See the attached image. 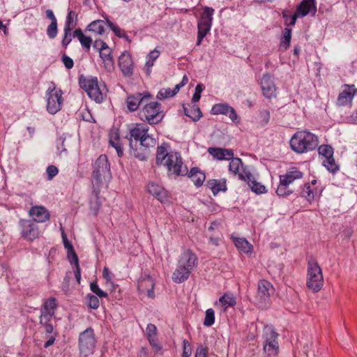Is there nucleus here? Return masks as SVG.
<instances>
[{
	"label": "nucleus",
	"instance_id": "1",
	"mask_svg": "<svg viewBox=\"0 0 357 357\" xmlns=\"http://www.w3.org/2000/svg\"><path fill=\"white\" fill-rule=\"evenodd\" d=\"M149 130L145 123L132 124L126 136L129 141L130 154L142 161L146 160L149 149L156 144L155 139L148 133Z\"/></svg>",
	"mask_w": 357,
	"mask_h": 357
},
{
	"label": "nucleus",
	"instance_id": "2",
	"mask_svg": "<svg viewBox=\"0 0 357 357\" xmlns=\"http://www.w3.org/2000/svg\"><path fill=\"white\" fill-rule=\"evenodd\" d=\"M169 144L162 143L158 146L156 151L155 163L158 166L164 165L168 172L175 176H185L188 174V168L183 164L180 153L168 151Z\"/></svg>",
	"mask_w": 357,
	"mask_h": 357
},
{
	"label": "nucleus",
	"instance_id": "3",
	"mask_svg": "<svg viewBox=\"0 0 357 357\" xmlns=\"http://www.w3.org/2000/svg\"><path fill=\"white\" fill-rule=\"evenodd\" d=\"M197 264V255L190 250H185L181 253L177 267L172 273V280L178 284L186 281Z\"/></svg>",
	"mask_w": 357,
	"mask_h": 357
},
{
	"label": "nucleus",
	"instance_id": "4",
	"mask_svg": "<svg viewBox=\"0 0 357 357\" xmlns=\"http://www.w3.org/2000/svg\"><path fill=\"white\" fill-rule=\"evenodd\" d=\"M318 144L317 136L305 130L295 132L289 142L291 150L300 154L316 149Z\"/></svg>",
	"mask_w": 357,
	"mask_h": 357
},
{
	"label": "nucleus",
	"instance_id": "5",
	"mask_svg": "<svg viewBox=\"0 0 357 357\" xmlns=\"http://www.w3.org/2000/svg\"><path fill=\"white\" fill-rule=\"evenodd\" d=\"M139 119L149 125L160 123L165 117L161 104L158 102L147 101L139 112Z\"/></svg>",
	"mask_w": 357,
	"mask_h": 357
},
{
	"label": "nucleus",
	"instance_id": "6",
	"mask_svg": "<svg viewBox=\"0 0 357 357\" xmlns=\"http://www.w3.org/2000/svg\"><path fill=\"white\" fill-rule=\"evenodd\" d=\"M303 177V172L296 167H289L284 174L280 175V183L276 190V193L280 197H287L293 193L289 188V185L296 180L301 179Z\"/></svg>",
	"mask_w": 357,
	"mask_h": 357
},
{
	"label": "nucleus",
	"instance_id": "7",
	"mask_svg": "<svg viewBox=\"0 0 357 357\" xmlns=\"http://www.w3.org/2000/svg\"><path fill=\"white\" fill-rule=\"evenodd\" d=\"M324 284V277L321 267L314 259H310L307 264V277L306 285L313 292H318Z\"/></svg>",
	"mask_w": 357,
	"mask_h": 357
},
{
	"label": "nucleus",
	"instance_id": "8",
	"mask_svg": "<svg viewBox=\"0 0 357 357\" xmlns=\"http://www.w3.org/2000/svg\"><path fill=\"white\" fill-rule=\"evenodd\" d=\"M213 13V8L208 6L203 8V11L200 13V16L197 21L198 32L196 44L197 46L201 45L204 38L210 31L212 26Z\"/></svg>",
	"mask_w": 357,
	"mask_h": 357
},
{
	"label": "nucleus",
	"instance_id": "9",
	"mask_svg": "<svg viewBox=\"0 0 357 357\" xmlns=\"http://www.w3.org/2000/svg\"><path fill=\"white\" fill-rule=\"evenodd\" d=\"M79 84L90 98L94 100L98 103L102 102L103 96L98 86L97 77H85L81 75L79 77Z\"/></svg>",
	"mask_w": 357,
	"mask_h": 357
},
{
	"label": "nucleus",
	"instance_id": "10",
	"mask_svg": "<svg viewBox=\"0 0 357 357\" xmlns=\"http://www.w3.org/2000/svg\"><path fill=\"white\" fill-rule=\"evenodd\" d=\"M96 340L94 331L91 327L87 328L79 335V349L80 357H87L93 354Z\"/></svg>",
	"mask_w": 357,
	"mask_h": 357
},
{
	"label": "nucleus",
	"instance_id": "11",
	"mask_svg": "<svg viewBox=\"0 0 357 357\" xmlns=\"http://www.w3.org/2000/svg\"><path fill=\"white\" fill-rule=\"evenodd\" d=\"M63 92L61 89H56L52 83L46 91L47 110L51 114H55L61 109L63 99Z\"/></svg>",
	"mask_w": 357,
	"mask_h": 357
},
{
	"label": "nucleus",
	"instance_id": "12",
	"mask_svg": "<svg viewBox=\"0 0 357 357\" xmlns=\"http://www.w3.org/2000/svg\"><path fill=\"white\" fill-rule=\"evenodd\" d=\"M20 234L24 239L33 241L40 235L38 226L31 220L21 219L19 221Z\"/></svg>",
	"mask_w": 357,
	"mask_h": 357
},
{
	"label": "nucleus",
	"instance_id": "13",
	"mask_svg": "<svg viewBox=\"0 0 357 357\" xmlns=\"http://www.w3.org/2000/svg\"><path fill=\"white\" fill-rule=\"evenodd\" d=\"M111 176L110 165L106 155H100L96 160L93 177L97 182H100L102 178H107Z\"/></svg>",
	"mask_w": 357,
	"mask_h": 357
},
{
	"label": "nucleus",
	"instance_id": "14",
	"mask_svg": "<svg viewBox=\"0 0 357 357\" xmlns=\"http://www.w3.org/2000/svg\"><path fill=\"white\" fill-rule=\"evenodd\" d=\"M317 6L315 0H303L296 8L295 13L291 17L290 25L296 24L298 17H303L311 13L312 16L315 15Z\"/></svg>",
	"mask_w": 357,
	"mask_h": 357
},
{
	"label": "nucleus",
	"instance_id": "15",
	"mask_svg": "<svg viewBox=\"0 0 357 357\" xmlns=\"http://www.w3.org/2000/svg\"><path fill=\"white\" fill-rule=\"evenodd\" d=\"M278 334L271 326H266L263 330V338L265 341L264 350L268 355L276 354L278 348L276 341Z\"/></svg>",
	"mask_w": 357,
	"mask_h": 357
},
{
	"label": "nucleus",
	"instance_id": "16",
	"mask_svg": "<svg viewBox=\"0 0 357 357\" xmlns=\"http://www.w3.org/2000/svg\"><path fill=\"white\" fill-rule=\"evenodd\" d=\"M274 292V288L270 282L266 280H261L258 283L256 299L258 304L264 307L268 303L270 296Z\"/></svg>",
	"mask_w": 357,
	"mask_h": 357
},
{
	"label": "nucleus",
	"instance_id": "17",
	"mask_svg": "<svg viewBox=\"0 0 357 357\" xmlns=\"http://www.w3.org/2000/svg\"><path fill=\"white\" fill-rule=\"evenodd\" d=\"M151 95L149 92L137 93L128 96L126 99L127 107L130 112L137 111L140 105H144L151 99Z\"/></svg>",
	"mask_w": 357,
	"mask_h": 357
},
{
	"label": "nucleus",
	"instance_id": "18",
	"mask_svg": "<svg viewBox=\"0 0 357 357\" xmlns=\"http://www.w3.org/2000/svg\"><path fill=\"white\" fill-rule=\"evenodd\" d=\"M260 85L264 97L270 99L276 96V86L270 73L263 75Z\"/></svg>",
	"mask_w": 357,
	"mask_h": 357
},
{
	"label": "nucleus",
	"instance_id": "19",
	"mask_svg": "<svg viewBox=\"0 0 357 357\" xmlns=\"http://www.w3.org/2000/svg\"><path fill=\"white\" fill-rule=\"evenodd\" d=\"M212 114H224L228 115L229 119L235 123L238 124L240 123V118L237 115L235 109L225 103L215 104L213 106L211 111Z\"/></svg>",
	"mask_w": 357,
	"mask_h": 357
},
{
	"label": "nucleus",
	"instance_id": "20",
	"mask_svg": "<svg viewBox=\"0 0 357 357\" xmlns=\"http://www.w3.org/2000/svg\"><path fill=\"white\" fill-rule=\"evenodd\" d=\"M119 66L123 76L130 77L133 75V61L127 51H124L119 57Z\"/></svg>",
	"mask_w": 357,
	"mask_h": 357
},
{
	"label": "nucleus",
	"instance_id": "21",
	"mask_svg": "<svg viewBox=\"0 0 357 357\" xmlns=\"http://www.w3.org/2000/svg\"><path fill=\"white\" fill-rule=\"evenodd\" d=\"M345 89L339 94L337 100V105L344 106L351 103L355 95L357 93V89L354 85L344 84Z\"/></svg>",
	"mask_w": 357,
	"mask_h": 357
},
{
	"label": "nucleus",
	"instance_id": "22",
	"mask_svg": "<svg viewBox=\"0 0 357 357\" xmlns=\"http://www.w3.org/2000/svg\"><path fill=\"white\" fill-rule=\"evenodd\" d=\"M29 214L34 222H45L50 219L48 210L43 206H32L29 211Z\"/></svg>",
	"mask_w": 357,
	"mask_h": 357
},
{
	"label": "nucleus",
	"instance_id": "23",
	"mask_svg": "<svg viewBox=\"0 0 357 357\" xmlns=\"http://www.w3.org/2000/svg\"><path fill=\"white\" fill-rule=\"evenodd\" d=\"M57 307L56 300L54 297L48 298L41 306L40 318L52 319L54 315L55 310Z\"/></svg>",
	"mask_w": 357,
	"mask_h": 357
},
{
	"label": "nucleus",
	"instance_id": "24",
	"mask_svg": "<svg viewBox=\"0 0 357 357\" xmlns=\"http://www.w3.org/2000/svg\"><path fill=\"white\" fill-rule=\"evenodd\" d=\"M238 178L242 181H247L248 185L254 192L257 194L266 192L265 186L253 180V176L250 172H245V174L240 173L238 174Z\"/></svg>",
	"mask_w": 357,
	"mask_h": 357
},
{
	"label": "nucleus",
	"instance_id": "25",
	"mask_svg": "<svg viewBox=\"0 0 357 357\" xmlns=\"http://www.w3.org/2000/svg\"><path fill=\"white\" fill-rule=\"evenodd\" d=\"M99 56L102 59V61L104 64V68L107 72H112L114 68V59L112 56V50L109 47L100 50L98 52Z\"/></svg>",
	"mask_w": 357,
	"mask_h": 357
},
{
	"label": "nucleus",
	"instance_id": "26",
	"mask_svg": "<svg viewBox=\"0 0 357 357\" xmlns=\"http://www.w3.org/2000/svg\"><path fill=\"white\" fill-rule=\"evenodd\" d=\"M208 153L219 160H230L234 156V152L231 149L223 148L209 147Z\"/></svg>",
	"mask_w": 357,
	"mask_h": 357
},
{
	"label": "nucleus",
	"instance_id": "27",
	"mask_svg": "<svg viewBox=\"0 0 357 357\" xmlns=\"http://www.w3.org/2000/svg\"><path fill=\"white\" fill-rule=\"evenodd\" d=\"M146 190L160 202H162L167 197L166 190L162 186L153 182H149L147 184Z\"/></svg>",
	"mask_w": 357,
	"mask_h": 357
},
{
	"label": "nucleus",
	"instance_id": "28",
	"mask_svg": "<svg viewBox=\"0 0 357 357\" xmlns=\"http://www.w3.org/2000/svg\"><path fill=\"white\" fill-rule=\"evenodd\" d=\"M226 179H211L207 182V187L210 188L214 195L220 192H225L227 190Z\"/></svg>",
	"mask_w": 357,
	"mask_h": 357
},
{
	"label": "nucleus",
	"instance_id": "29",
	"mask_svg": "<svg viewBox=\"0 0 357 357\" xmlns=\"http://www.w3.org/2000/svg\"><path fill=\"white\" fill-rule=\"evenodd\" d=\"M188 177L197 187L202 185L206 178L204 173L198 167H192L188 173Z\"/></svg>",
	"mask_w": 357,
	"mask_h": 357
},
{
	"label": "nucleus",
	"instance_id": "30",
	"mask_svg": "<svg viewBox=\"0 0 357 357\" xmlns=\"http://www.w3.org/2000/svg\"><path fill=\"white\" fill-rule=\"evenodd\" d=\"M185 115L190 117L193 121H197L202 116V113L200 108L196 104L188 105V107L183 106Z\"/></svg>",
	"mask_w": 357,
	"mask_h": 357
},
{
	"label": "nucleus",
	"instance_id": "31",
	"mask_svg": "<svg viewBox=\"0 0 357 357\" xmlns=\"http://www.w3.org/2000/svg\"><path fill=\"white\" fill-rule=\"evenodd\" d=\"M301 195L307 202H312L317 195V190L312 187L310 183H306L301 190Z\"/></svg>",
	"mask_w": 357,
	"mask_h": 357
},
{
	"label": "nucleus",
	"instance_id": "32",
	"mask_svg": "<svg viewBox=\"0 0 357 357\" xmlns=\"http://www.w3.org/2000/svg\"><path fill=\"white\" fill-rule=\"evenodd\" d=\"M291 39V29L284 28L282 31V36L280 39V50L284 52L290 47Z\"/></svg>",
	"mask_w": 357,
	"mask_h": 357
},
{
	"label": "nucleus",
	"instance_id": "33",
	"mask_svg": "<svg viewBox=\"0 0 357 357\" xmlns=\"http://www.w3.org/2000/svg\"><path fill=\"white\" fill-rule=\"evenodd\" d=\"M105 22L103 20H94L88 25L86 30L98 35H102L105 33Z\"/></svg>",
	"mask_w": 357,
	"mask_h": 357
},
{
	"label": "nucleus",
	"instance_id": "34",
	"mask_svg": "<svg viewBox=\"0 0 357 357\" xmlns=\"http://www.w3.org/2000/svg\"><path fill=\"white\" fill-rule=\"evenodd\" d=\"M77 14L74 10H70L66 16L64 28L73 29L77 25Z\"/></svg>",
	"mask_w": 357,
	"mask_h": 357
},
{
	"label": "nucleus",
	"instance_id": "35",
	"mask_svg": "<svg viewBox=\"0 0 357 357\" xmlns=\"http://www.w3.org/2000/svg\"><path fill=\"white\" fill-rule=\"evenodd\" d=\"M322 165L332 174H335L340 169V167L336 164L333 156L324 159Z\"/></svg>",
	"mask_w": 357,
	"mask_h": 357
},
{
	"label": "nucleus",
	"instance_id": "36",
	"mask_svg": "<svg viewBox=\"0 0 357 357\" xmlns=\"http://www.w3.org/2000/svg\"><path fill=\"white\" fill-rule=\"evenodd\" d=\"M109 144L116 149L119 157L121 158L123 155V149L120 142L118 134L115 133L114 137L112 135L110 136Z\"/></svg>",
	"mask_w": 357,
	"mask_h": 357
},
{
	"label": "nucleus",
	"instance_id": "37",
	"mask_svg": "<svg viewBox=\"0 0 357 357\" xmlns=\"http://www.w3.org/2000/svg\"><path fill=\"white\" fill-rule=\"evenodd\" d=\"M219 302L226 310L229 307H233L236 305V299L232 295L225 294L219 298Z\"/></svg>",
	"mask_w": 357,
	"mask_h": 357
},
{
	"label": "nucleus",
	"instance_id": "38",
	"mask_svg": "<svg viewBox=\"0 0 357 357\" xmlns=\"http://www.w3.org/2000/svg\"><path fill=\"white\" fill-rule=\"evenodd\" d=\"M234 242L236 247L241 250L242 252L245 253H248L250 252L251 245L245 238H236L234 239Z\"/></svg>",
	"mask_w": 357,
	"mask_h": 357
},
{
	"label": "nucleus",
	"instance_id": "39",
	"mask_svg": "<svg viewBox=\"0 0 357 357\" xmlns=\"http://www.w3.org/2000/svg\"><path fill=\"white\" fill-rule=\"evenodd\" d=\"M318 152L324 159L333 156L334 153L333 147L328 144L320 146L318 149Z\"/></svg>",
	"mask_w": 357,
	"mask_h": 357
},
{
	"label": "nucleus",
	"instance_id": "40",
	"mask_svg": "<svg viewBox=\"0 0 357 357\" xmlns=\"http://www.w3.org/2000/svg\"><path fill=\"white\" fill-rule=\"evenodd\" d=\"M230 160L231 161L229 165V172H232L234 174H239L241 173L239 172V168L240 166L242 165L241 160L238 158H234V156Z\"/></svg>",
	"mask_w": 357,
	"mask_h": 357
},
{
	"label": "nucleus",
	"instance_id": "41",
	"mask_svg": "<svg viewBox=\"0 0 357 357\" xmlns=\"http://www.w3.org/2000/svg\"><path fill=\"white\" fill-rule=\"evenodd\" d=\"M215 322V312L211 308L206 310L205 312V318L204 320V325L205 326H211Z\"/></svg>",
	"mask_w": 357,
	"mask_h": 357
},
{
	"label": "nucleus",
	"instance_id": "42",
	"mask_svg": "<svg viewBox=\"0 0 357 357\" xmlns=\"http://www.w3.org/2000/svg\"><path fill=\"white\" fill-rule=\"evenodd\" d=\"M87 304L89 307L91 309H98L100 305V301L98 296L93 294H88L86 296Z\"/></svg>",
	"mask_w": 357,
	"mask_h": 357
},
{
	"label": "nucleus",
	"instance_id": "43",
	"mask_svg": "<svg viewBox=\"0 0 357 357\" xmlns=\"http://www.w3.org/2000/svg\"><path fill=\"white\" fill-rule=\"evenodd\" d=\"M100 206L101 204L97 195L90 200V210L94 215L98 214L100 208Z\"/></svg>",
	"mask_w": 357,
	"mask_h": 357
},
{
	"label": "nucleus",
	"instance_id": "44",
	"mask_svg": "<svg viewBox=\"0 0 357 357\" xmlns=\"http://www.w3.org/2000/svg\"><path fill=\"white\" fill-rule=\"evenodd\" d=\"M90 289L91 291H93L96 296H98L100 298H107V294L102 291L97 284V282H93L90 284Z\"/></svg>",
	"mask_w": 357,
	"mask_h": 357
},
{
	"label": "nucleus",
	"instance_id": "45",
	"mask_svg": "<svg viewBox=\"0 0 357 357\" xmlns=\"http://www.w3.org/2000/svg\"><path fill=\"white\" fill-rule=\"evenodd\" d=\"M64 36L61 40V45L66 49L72 40V29H63Z\"/></svg>",
	"mask_w": 357,
	"mask_h": 357
},
{
	"label": "nucleus",
	"instance_id": "46",
	"mask_svg": "<svg viewBox=\"0 0 357 357\" xmlns=\"http://www.w3.org/2000/svg\"><path fill=\"white\" fill-rule=\"evenodd\" d=\"M175 96V93L172 91L170 88L162 89L159 91L157 94V98L160 100H164L167 98H171Z\"/></svg>",
	"mask_w": 357,
	"mask_h": 357
},
{
	"label": "nucleus",
	"instance_id": "47",
	"mask_svg": "<svg viewBox=\"0 0 357 357\" xmlns=\"http://www.w3.org/2000/svg\"><path fill=\"white\" fill-rule=\"evenodd\" d=\"M58 33L57 22H53L47 26V35L51 39H54Z\"/></svg>",
	"mask_w": 357,
	"mask_h": 357
},
{
	"label": "nucleus",
	"instance_id": "48",
	"mask_svg": "<svg viewBox=\"0 0 357 357\" xmlns=\"http://www.w3.org/2000/svg\"><path fill=\"white\" fill-rule=\"evenodd\" d=\"M106 23L108 25V26H109L110 29L113 31V32L115 33L116 36H118L119 38L125 37L123 35V33H125V31L122 30L121 28H119L116 24H114L108 19H106Z\"/></svg>",
	"mask_w": 357,
	"mask_h": 357
},
{
	"label": "nucleus",
	"instance_id": "49",
	"mask_svg": "<svg viewBox=\"0 0 357 357\" xmlns=\"http://www.w3.org/2000/svg\"><path fill=\"white\" fill-rule=\"evenodd\" d=\"M51 319H42L41 321V318H40V324L44 327L45 333L48 334H51L54 331V326L50 323Z\"/></svg>",
	"mask_w": 357,
	"mask_h": 357
},
{
	"label": "nucleus",
	"instance_id": "50",
	"mask_svg": "<svg viewBox=\"0 0 357 357\" xmlns=\"http://www.w3.org/2000/svg\"><path fill=\"white\" fill-rule=\"evenodd\" d=\"M158 330L156 326L153 324H149L146 328V335L147 339L151 337H156Z\"/></svg>",
	"mask_w": 357,
	"mask_h": 357
},
{
	"label": "nucleus",
	"instance_id": "51",
	"mask_svg": "<svg viewBox=\"0 0 357 357\" xmlns=\"http://www.w3.org/2000/svg\"><path fill=\"white\" fill-rule=\"evenodd\" d=\"M192 354V348L187 340H183V353L181 357H190Z\"/></svg>",
	"mask_w": 357,
	"mask_h": 357
},
{
	"label": "nucleus",
	"instance_id": "52",
	"mask_svg": "<svg viewBox=\"0 0 357 357\" xmlns=\"http://www.w3.org/2000/svg\"><path fill=\"white\" fill-rule=\"evenodd\" d=\"M46 172L47 174V180L51 181L59 173L58 168L54 165H49L47 167Z\"/></svg>",
	"mask_w": 357,
	"mask_h": 357
},
{
	"label": "nucleus",
	"instance_id": "53",
	"mask_svg": "<svg viewBox=\"0 0 357 357\" xmlns=\"http://www.w3.org/2000/svg\"><path fill=\"white\" fill-rule=\"evenodd\" d=\"M208 347L199 345L197 347L195 357H206L208 354Z\"/></svg>",
	"mask_w": 357,
	"mask_h": 357
},
{
	"label": "nucleus",
	"instance_id": "54",
	"mask_svg": "<svg viewBox=\"0 0 357 357\" xmlns=\"http://www.w3.org/2000/svg\"><path fill=\"white\" fill-rule=\"evenodd\" d=\"M79 42L81 45L86 50H89L91 43L92 39L91 37L83 36L81 38H79Z\"/></svg>",
	"mask_w": 357,
	"mask_h": 357
},
{
	"label": "nucleus",
	"instance_id": "55",
	"mask_svg": "<svg viewBox=\"0 0 357 357\" xmlns=\"http://www.w3.org/2000/svg\"><path fill=\"white\" fill-rule=\"evenodd\" d=\"M61 61L63 63V65L65 66V67L67 68V69H71L73 68V66H74V62H73V60L69 57L68 56H67L66 54H63L61 56Z\"/></svg>",
	"mask_w": 357,
	"mask_h": 357
},
{
	"label": "nucleus",
	"instance_id": "56",
	"mask_svg": "<svg viewBox=\"0 0 357 357\" xmlns=\"http://www.w3.org/2000/svg\"><path fill=\"white\" fill-rule=\"evenodd\" d=\"M68 257L71 264L75 263V265L79 264V259L77 254L74 250V248L73 250H68Z\"/></svg>",
	"mask_w": 357,
	"mask_h": 357
},
{
	"label": "nucleus",
	"instance_id": "57",
	"mask_svg": "<svg viewBox=\"0 0 357 357\" xmlns=\"http://www.w3.org/2000/svg\"><path fill=\"white\" fill-rule=\"evenodd\" d=\"M93 47L97 51H100L108 47L107 44L102 40H96L93 44Z\"/></svg>",
	"mask_w": 357,
	"mask_h": 357
},
{
	"label": "nucleus",
	"instance_id": "58",
	"mask_svg": "<svg viewBox=\"0 0 357 357\" xmlns=\"http://www.w3.org/2000/svg\"><path fill=\"white\" fill-rule=\"evenodd\" d=\"M148 340L156 352L161 350L162 347L156 337L149 338Z\"/></svg>",
	"mask_w": 357,
	"mask_h": 357
},
{
	"label": "nucleus",
	"instance_id": "59",
	"mask_svg": "<svg viewBox=\"0 0 357 357\" xmlns=\"http://www.w3.org/2000/svg\"><path fill=\"white\" fill-rule=\"evenodd\" d=\"M260 117L265 124H267L270 119V112L267 109H264L260 112Z\"/></svg>",
	"mask_w": 357,
	"mask_h": 357
},
{
	"label": "nucleus",
	"instance_id": "60",
	"mask_svg": "<svg viewBox=\"0 0 357 357\" xmlns=\"http://www.w3.org/2000/svg\"><path fill=\"white\" fill-rule=\"evenodd\" d=\"M102 277L107 282L112 283L111 273L108 268L104 267L102 270Z\"/></svg>",
	"mask_w": 357,
	"mask_h": 357
},
{
	"label": "nucleus",
	"instance_id": "61",
	"mask_svg": "<svg viewBox=\"0 0 357 357\" xmlns=\"http://www.w3.org/2000/svg\"><path fill=\"white\" fill-rule=\"evenodd\" d=\"M62 238H63L64 247L67 249V250H73V246L71 244V243H70L68 241L67 236L63 230H62Z\"/></svg>",
	"mask_w": 357,
	"mask_h": 357
},
{
	"label": "nucleus",
	"instance_id": "62",
	"mask_svg": "<svg viewBox=\"0 0 357 357\" xmlns=\"http://www.w3.org/2000/svg\"><path fill=\"white\" fill-rule=\"evenodd\" d=\"M159 55H160L159 51H158L157 50H154L151 51V52H149V54L147 56V58H148V59L151 60V61L154 62V61L158 58Z\"/></svg>",
	"mask_w": 357,
	"mask_h": 357
},
{
	"label": "nucleus",
	"instance_id": "63",
	"mask_svg": "<svg viewBox=\"0 0 357 357\" xmlns=\"http://www.w3.org/2000/svg\"><path fill=\"white\" fill-rule=\"evenodd\" d=\"M47 18L51 20V22H57V20L52 10H47L45 12Z\"/></svg>",
	"mask_w": 357,
	"mask_h": 357
},
{
	"label": "nucleus",
	"instance_id": "64",
	"mask_svg": "<svg viewBox=\"0 0 357 357\" xmlns=\"http://www.w3.org/2000/svg\"><path fill=\"white\" fill-rule=\"evenodd\" d=\"M75 266H76V270L75 271V277L77 282L79 283L80 280H81V270H80L79 264L75 265Z\"/></svg>",
	"mask_w": 357,
	"mask_h": 357
}]
</instances>
